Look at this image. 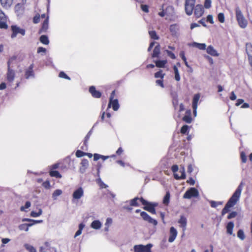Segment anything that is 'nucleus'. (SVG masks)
I'll return each mask as SVG.
<instances>
[{"label":"nucleus","instance_id":"obj_1","mask_svg":"<svg viewBox=\"0 0 252 252\" xmlns=\"http://www.w3.org/2000/svg\"><path fill=\"white\" fill-rule=\"evenodd\" d=\"M243 185L244 184L242 182L233 193L232 195L229 199L224 207L221 211L222 216H224L225 214L229 212L230 211V208L233 207L239 200L241 192L243 189Z\"/></svg>","mask_w":252,"mask_h":252},{"label":"nucleus","instance_id":"obj_2","mask_svg":"<svg viewBox=\"0 0 252 252\" xmlns=\"http://www.w3.org/2000/svg\"><path fill=\"white\" fill-rule=\"evenodd\" d=\"M140 201L142 204L144 205L143 209L152 213V214H156V211L155 208L158 205L157 202H149L144 199L142 197H140Z\"/></svg>","mask_w":252,"mask_h":252},{"label":"nucleus","instance_id":"obj_3","mask_svg":"<svg viewBox=\"0 0 252 252\" xmlns=\"http://www.w3.org/2000/svg\"><path fill=\"white\" fill-rule=\"evenodd\" d=\"M11 31L12 32L11 34V38L12 39L16 37L19 34L22 36H24L26 34V30L24 29L21 28L16 25H12L11 26Z\"/></svg>","mask_w":252,"mask_h":252},{"label":"nucleus","instance_id":"obj_4","mask_svg":"<svg viewBox=\"0 0 252 252\" xmlns=\"http://www.w3.org/2000/svg\"><path fill=\"white\" fill-rule=\"evenodd\" d=\"M140 212V216L143 220L150 224H152L154 226L158 224V221L155 219H153L146 212L144 211H141L140 209H137L135 210V213H138Z\"/></svg>","mask_w":252,"mask_h":252},{"label":"nucleus","instance_id":"obj_5","mask_svg":"<svg viewBox=\"0 0 252 252\" xmlns=\"http://www.w3.org/2000/svg\"><path fill=\"white\" fill-rule=\"evenodd\" d=\"M199 196L198 190L195 188H189L183 195L184 199H190L191 197H197Z\"/></svg>","mask_w":252,"mask_h":252},{"label":"nucleus","instance_id":"obj_6","mask_svg":"<svg viewBox=\"0 0 252 252\" xmlns=\"http://www.w3.org/2000/svg\"><path fill=\"white\" fill-rule=\"evenodd\" d=\"M195 0H185V8L187 15L192 14L195 6Z\"/></svg>","mask_w":252,"mask_h":252},{"label":"nucleus","instance_id":"obj_7","mask_svg":"<svg viewBox=\"0 0 252 252\" xmlns=\"http://www.w3.org/2000/svg\"><path fill=\"white\" fill-rule=\"evenodd\" d=\"M8 67L6 73V80L8 82L12 83L15 77V71L10 67V63H7Z\"/></svg>","mask_w":252,"mask_h":252},{"label":"nucleus","instance_id":"obj_8","mask_svg":"<svg viewBox=\"0 0 252 252\" xmlns=\"http://www.w3.org/2000/svg\"><path fill=\"white\" fill-rule=\"evenodd\" d=\"M174 14V8L172 6H168L166 8L158 13V16H173Z\"/></svg>","mask_w":252,"mask_h":252},{"label":"nucleus","instance_id":"obj_9","mask_svg":"<svg viewBox=\"0 0 252 252\" xmlns=\"http://www.w3.org/2000/svg\"><path fill=\"white\" fill-rule=\"evenodd\" d=\"M84 195V190L82 187H79L75 189L72 194V197L74 199L78 200Z\"/></svg>","mask_w":252,"mask_h":252},{"label":"nucleus","instance_id":"obj_10","mask_svg":"<svg viewBox=\"0 0 252 252\" xmlns=\"http://www.w3.org/2000/svg\"><path fill=\"white\" fill-rule=\"evenodd\" d=\"M111 106L113 110L115 111H117L119 109L120 105L117 99L112 100V97L109 98V101L108 107V108H110Z\"/></svg>","mask_w":252,"mask_h":252},{"label":"nucleus","instance_id":"obj_11","mask_svg":"<svg viewBox=\"0 0 252 252\" xmlns=\"http://www.w3.org/2000/svg\"><path fill=\"white\" fill-rule=\"evenodd\" d=\"M89 92L94 98H99L101 96V93L96 90L95 87L94 86L90 87Z\"/></svg>","mask_w":252,"mask_h":252},{"label":"nucleus","instance_id":"obj_12","mask_svg":"<svg viewBox=\"0 0 252 252\" xmlns=\"http://www.w3.org/2000/svg\"><path fill=\"white\" fill-rule=\"evenodd\" d=\"M204 12V6L201 4H197L194 8V16H202Z\"/></svg>","mask_w":252,"mask_h":252},{"label":"nucleus","instance_id":"obj_13","mask_svg":"<svg viewBox=\"0 0 252 252\" xmlns=\"http://www.w3.org/2000/svg\"><path fill=\"white\" fill-rule=\"evenodd\" d=\"M177 230L173 226L171 227L170 228V235L168 238V242L170 243L173 242L177 236Z\"/></svg>","mask_w":252,"mask_h":252},{"label":"nucleus","instance_id":"obj_14","mask_svg":"<svg viewBox=\"0 0 252 252\" xmlns=\"http://www.w3.org/2000/svg\"><path fill=\"white\" fill-rule=\"evenodd\" d=\"M33 64H32L30 65L28 69H27L25 71V76L27 79H29L30 78H34V73L33 72Z\"/></svg>","mask_w":252,"mask_h":252},{"label":"nucleus","instance_id":"obj_15","mask_svg":"<svg viewBox=\"0 0 252 252\" xmlns=\"http://www.w3.org/2000/svg\"><path fill=\"white\" fill-rule=\"evenodd\" d=\"M25 7L24 3H18L15 6V12L17 16L22 15L24 11Z\"/></svg>","mask_w":252,"mask_h":252},{"label":"nucleus","instance_id":"obj_16","mask_svg":"<svg viewBox=\"0 0 252 252\" xmlns=\"http://www.w3.org/2000/svg\"><path fill=\"white\" fill-rule=\"evenodd\" d=\"M49 17H46V19L42 24V27L38 32L39 34L47 32L49 26Z\"/></svg>","mask_w":252,"mask_h":252},{"label":"nucleus","instance_id":"obj_17","mask_svg":"<svg viewBox=\"0 0 252 252\" xmlns=\"http://www.w3.org/2000/svg\"><path fill=\"white\" fill-rule=\"evenodd\" d=\"M178 222L180 224V227L182 228L183 230L184 231H185L187 224V219L186 217L184 215H181Z\"/></svg>","mask_w":252,"mask_h":252},{"label":"nucleus","instance_id":"obj_18","mask_svg":"<svg viewBox=\"0 0 252 252\" xmlns=\"http://www.w3.org/2000/svg\"><path fill=\"white\" fill-rule=\"evenodd\" d=\"M246 52L248 56V59L251 66L252 67V45L247 44Z\"/></svg>","mask_w":252,"mask_h":252},{"label":"nucleus","instance_id":"obj_19","mask_svg":"<svg viewBox=\"0 0 252 252\" xmlns=\"http://www.w3.org/2000/svg\"><path fill=\"white\" fill-rule=\"evenodd\" d=\"M239 25L242 28H245L248 24L247 20L244 17H236Z\"/></svg>","mask_w":252,"mask_h":252},{"label":"nucleus","instance_id":"obj_20","mask_svg":"<svg viewBox=\"0 0 252 252\" xmlns=\"http://www.w3.org/2000/svg\"><path fill=\"white\" fill-rule=\"evenodd\" d=\"M180 172L181 173V175L179 176L177 174H174V177L176 180L180 179H185L186 177V173H185V169L184 166H182L180 168Z\"/></svg>","mask_w":252,"mask_h":252},{"label":"nucleus","instance_id":"obj_21","mask_svg":"<svg viewBox=\"0 0 252 252\" xmlns=\"http://www.w3.org/2000/svg\"><path fill=\"white\" fill-rule=\"evenodd\" d=\"M206 51L208 54L212 56L218 57L219 55L217 51L214 49V48L212 45H209L206 48Z\"/></svg>","mask_w":252,"mask_h":252},{"label":"nucleus","instance_id":"obj_22","mask_svg":"<svg viewBox=\"0 0 252 252\" xmlns=\"http://www.w3.org/2000/svg\"><path fill=\"white\" fill-rule=\"evenodd\" d=\"M81 167H80V171L83 173L89 165V161L87 159L83 158L81 162Z\"/></svg>","mask_w":252,"mask_h":252},{"label":"nucleus","instance_id":"obj_23","mask_svg":"<svg viewBox=\"0 0 252 252\" xmlns=\"http://www.w3.org/2000/svg\"><path fill=\"white\" fill-rule=\"evenodd\" d=\"M160 47L158 43H157V45L155 47L153 53L152 54V57L153 58H158L160 52Z\"/></svg>","mask_w":252,"mask_h":252},{"label":"nucleus","instance_id":"obj_24","mask_svg":"<svg viewBox=\"0 0 252 252\" xmlns=\"http://www.w3.org/2000/svg\"><path fill=\"white\" fill-rule=\"evenodd\" d=\"M0 2L3 8L8 9L12 5L13 0H0Z\"/></svg>","mask_w":252,"mask_h":252},{"label":"nucleus","instance_id":"obj_25","mask_svg":"<svg viewBox=\"0 0 252 252\" xmlns=\"http://www.w3.org/2000/svg\"><path fill=\"white\" fill-rule=\"evenodd\" d=\"M102 223L99 220H94L91 224V227L94 229H99L101 227Z\"/></svg>","mask_w":252,"mask_h":252},{"label":"nucleus","instance_id":"obj_26","mask_svg":"<svg viewBox=\"0 0 252 252\" xmlns=\"http://www.w3.org/2000/svg\"><path fill=\"white\" fill-rule=\"evenodd\" d=\"M169 29L172 36H176L177 35L179 29L178 28V26L176 24L171 25L170 26Z\"/></svg>","mask_w":252,"mask_h":252},{"label":"nucleus","instance_id":"obj_27","mask_svg":"<svg viewBox=\"0 0 252 252\" xmlns=\"http://www.w3.org/2000/svg\"><path fill=\"white\" fill-rule=\"evenodd\" d=\"M183 120L188 124H190L192 122V118L191 117L190 111H187L186 114L183 117Z\"/></svg>","mask_w":252,"mask_h":252},{"label":"nucleus","instance_id":"obj_28","mask_svg":"<svg viewBox=\"0 0 252 252\" xmlns=\"http://www.w3.org/2000/svg\"><path fill=\"white\" fill-rule=\"evenodd\" d=\"M156 66L158 67L163 68L164 67L165 64L167 63L166 60H157L154 61Z\"/></svg>","mask_w":252,"mask_h":252},{"label":"nucleus","instance_id":"obj_29","mask_svg":"<svg viewBox=\"0 0 252 252\" xmlns=\"http://www.w3.org/2000/svg\"><path fill=\"white\" fill-rule=\"evenodd\" d=\"M234 226V224L232 221L228 222L226 225L227 233L230 235L233 234V229Z\"/></svg>","mask_w":252,"mask_h":252},{"label":"nucleus","instance_id":"obj_30","mask_svg":"<svg viewBox=\"0 0 252 252\" xmlns=\"http://www.w3.org/2000/svg\"><path fill=\"white\" fill-rule=\"evenodd\" d=\"M170 191L168 190L166 192V194L163 197L162 201L163 204H164L165 205H168L170 202Z\"/></svg>","mask_w":252,"mask_h":252},{"label":"nucleus","instance_id":"obj_31","mask_svg":"<svg viewBox=\"0 0 252 252\" xmlns=\"http://www.w3.org/2000/svg\"><path fill=\"white\" fill-rule=\"evenodd\" d=\"M32 226V224L31 223H23L19 225L18 228L20 230H24L28 231L29 230V227Z\"/></svg>","mask_w":252,"mask_h":252},{"label":"nucleus","instance_id":"obj_32","mask_svg":"<svg viewBox=\"0 0 252 252\" xmlns=\"http://www.w3.org/2000/svg\"><path fill=\"white\" fill-rule=\"evenodd\" d=\"M49 175L51 177L60 179L62 177L61 174L57 170H49Z\"/></svg>","mask_w":252,"mask_h":252},{"label":"nucleus","instance_id":"obj_33","mask_svg":"<svg viewBox=\"0 0 252 252\" xmlns=\"http://www.w3.org/2000/svg\"><path fill=\"white\" fill-rule=\"evenodd\" d=\"M39 40L43 44L48 45L49 44V40L48 36L46 35H41L39 37Z\"/></svg>","mask_w":252,"mask_h":252},{"label":"nucleus","instance_id":"obj_34","mask_svg":"<svg viewBox=\"0 0 252 252\" xmlns=\"http://www.w3.org/2000/svg\"><path fill=\"white\" fill-rule=\"evenodd\" d=\"M200 97V94L199 93L196 94L194 95L192 99V106L197 107L198 102L199 100Z\"/></svg>","mask_w":252,"mask_h":252},{"label":"nucleus","instance_id":"obj_35","mask_svg":"<svg viewBox=\"0 0 252 252\" xmlns=\"http://www.w3.org/2000/svg\"><path fill=\"white\" fill-rule=\"evenodd\" d=\"M97 124V122H96L94 125V126H93V127H94L96 124ZM93 128H92L89 132L87 134V135H86L85 137V139H84V145L85 146H87V143H88V141L89 140V139H90V137L91 136V135H92V132H93Z\"/></svg>","mask_w":252,"mask_h":252},{"label":"nucleus","instance_id":"obj_36","mask_svg":"<svg viewBox=\"0 0 252 252\" xmlns=\"http://www.w3.org/2000/svg\"><path fill=\"white\" fill-rule=\"evenodd\" d=\"M192 46L200 50H205L206 47V45L205 43H199L195 42L192 43Z\"/></svg>","mask_w":252,"mask_h":252},{"label":"nucleus","instance_id":"obj_37","mask_svg":"<svg viewBox=\"0 0 252 252\" xmlns=\"http://www.w3.org/2000/svg\"><path fill=\"white\" fill-rule=\"evenodd\" d=\"M173 70L175 74V79L177 81H179L180 80L181 78L177 65H174L173 66Z\"/></svg>","mask_w":252,"mask_h":252},{"label":"nucleus","instance_id":"obj_38","mask_svg":"<svg viewBox=\"0 0 252 252\" xmlns=\"http://www.w3.org/2000/svg\"><path fill=\"white\" fill-rule=\"evenodd\" d=\"M85 225L83 223H81L79 224V229L75 234L74 238L77 237L81 234L82 230L84 228Z\"/></svg>","mask_w":252,"mask_h":252},{"label":"nucleus","instance_id":"obj_39","mask_svg":"<svg viewBox=\"0 0 252 252\" xmlns=\"http://www.w3.org/2000/svg\"><path fill=\"white\" fill-rule=\"evenodd\" d=\"M63 193V191L61 189H57L56 190H55L53 194H52V198L53 199L55 200L57 199V197L61 195Z\"/></svg>","mask_w":252,"mask_h":252},{"label":"nucleus","instance_id":"obj_40","mask_svg":"<svg viewBox=\"0 0 252 252\" xmlns=\"http://www.w3.org/2000/svg\"><path fill=\"white\" fill-rule=\"evenodd\" d=\"M140 198L135 197L133 199L130 200V205L134 207H138L139 204L138 203V200H140Z\"/></svg>","mask_w":252,"mask_h":252},{"label":"nucleus","instance_id":"obj_41","mask_svg":"<svg viewBox=\"0 0 252 252\" xmlns=\"http://www.w3.org/2000/svg\"><path fill=\"white\" fill-rule=\"evenodd\" d=\"M149 34L150 37L154 40H158L159 36L157 35V32L155 31H151L149 32Z\"/></svg>","mask_w":252,"mask_h":252},{"label":"nucleus","instance_id":"obj_42","mask_svg":"<svg viewBox=\"0 0 252 252\" xmlns=\"http://www.w3.org/2000/svg\"><path fill=\"white\" fill-rule=\"evenodd\" d=\"M153 247V245L152 244H148L146 245H143V252H152L151 251V248Z\"/></svg>","mask_w":252,"mask_h":252},{"label":"nucleus","instance_id":"obj_43","mask_svg":"<svg viewBox=\"0 0 252 252\" xmlns=\"http://www.w3.org/2000/svg\"><path fill=\"white\" fill-rule=\"evenodd\" d=\"M165 75V73H163L162 72V70L160 69L158 71L155 73L154 76H155V77L156 78H160L163 79Z\"/></svg>","mask_w":252,"mask_h":252},{"label":"nucleus","instance_id":"obj_44","mask_svg":"<svg viewBox=\"0 0 252 252\" xmlns=\"http://www.w3.org/2000/svg\"><path fill=\"white\" fill-rule=\"evenodd\" d=\"M42 213V210L41 209H39L38 212L35 211H32L31 212V216L32 217H38L40 216Z\"/></svg>","mask_w":252,"mask_h":252},{"label":"nucleus","instance_id":"obj_45","mask_svg":"<svg viewBox=\"0 0 252 252\" xmlns=\"http://www.w3.org/2000/svg\"><path fill=\"white\" fill-rule=\"evenodd\" d=\"M24 247L29 252H36V249L32 246L26 244Z\"/></svg>","mask_w":252,"mask_h":252},{"label":"nucleus","instance_id":"obj_46","mask_svg":"<svg viewBox=\"0 0 252 252\" xmlns=\"http://www.w3.org/2000/svg\"><path fill=\"white\" fill-rule=\"evenodd\" d=\"M143 245H137L134 246V251L135 252H143Z\"/></svg>","mask_w":252,"mask_h":252},{"label":"nucleus","instance_id":"obj_47","mask_svg":"<svg viewBox=\"0 0 252 252\" xmlns=\"http://www.w3.org/2000/svg\"><path fill=\"white\" fill-rule=\"evenodd\" d=\"M237 236L241 240H244V239L245 238V235L244 232L242 229H239L238 231Z\"/></svg>","mask_w":252,"mask_h":252},{"label":"nucleus","instance_id":"obj_48","mask_svg":"<svg viewBox=\"0 0 252 252\" xmlns=\"http://www.w3.org/2000/svg\"><path fill=\"white\" fill-rule=\"evenodd\" d=\"M189 127L188 125H184L181 128L180 131L182 134L187 133L189 130Z\"/></svg>","mask_w":252,"mask_h":252},{"label":"nucleus","instance_id":"obj_49","mask_svg":"<svg viewBox=\"0 0 252 252\" xmlns=\"http://www.w3.org/2000/svg\"><path fill=\"white\" fill-rule=\"evenodd\" d=\"M59 76L62 78H64L68 80H70V78L63 71H61L59 73Z\"/></svg>","mask_w":252,"mask_h":252},{"label":"nucleus","instance_id":"obj_50","mask_svg":"<svg viewBox=\"0 0 252 252\" xmlns=\"http://www.w3.org/2000/svg\"><path fill=\"white\" fill-rule=\"evenodd\" d=\"M31 205V202L29 201H27L25 203L24 206H21L20 208V210L21 211H26L25 209L29 208Z\"/></svg>","mask_w":252,"mask_h":252},{"label":"nucleus","instance_id":"obj_51","mask_svg":"<svg viewBox=\"0 0 252 252\" xmlns=\"http://www.w3.org/2000/svg\"><path fill=\"white\" fill-rule=\"evenodd\" d=\"M172 103L174 107H175V108H176L178 105V96L176 94L173 96Z\"/></svg>","mask_w":252,"mask_h":252},{"label":"nucleus","instance_id":"obj_52","mask_svg":"<svg viewBox=\"0 0 252 252\" xmlns=\"http://www.w3.org/2000/svg\"><path fill=\"white\" fill-rule=\"evenodd\" d=\"M86 153H85L81 150H77V151L76 152V153H75V155H76V157H77V158L82 157L86 155Z\"/></svg>","mask_w":252,"mask_h":252},{"label":"nucleus","instance_id":"obj_53","mask_svg":"<svg viewBox=\"0 0 252 252\" xmlns=\"http://www.w3.org/2000/svg\"><path fill=\"white\" fill-rule=\"evenodd\" d=\"M212 0H205L204 4V8L207 9L209 8L211 6Z\"/></svg>","mask_w":252,"mask_h":252},{"label":"nucleus","instance_id":"obj_54","mask_svg":"<svg viewBox=\"0 0 252 252\" xmlns=\"http://www.w3.org/2000/svg\"><path fill=\"white\" fill-rule=\"evenodd\" d=\"M241 158L243 163H246L247 160V156L244 152L241 153Z\"/></svg>","mask_w":252,"mask_h":252},{"label":"nucleus","instance_id":"obj_55","mask_svg":"<svg viewBox=\"0 0 252 252\" xmlns=\"http://www.w3.org/2000/svg\"><path fill=\"white\" fill-rule=\"evenodd\" d=\"M237 215V213L236 211H232L227 216L228 219H231L234 218Z\"/></svg>","mask_w":252,"mask_h":252},{"label":"nucleus","instance_id":"obj_56","mask_svg":"<svg viewBox=\"0 0 252 252\" xmlns=\"http://www.w3.org/2000/svg\"><path fill=\"white\" fill-rule=\"evenodd\" d=\"M59 166L60 163H56L49 166V169L50 170H55V169L58 168Z\"/></svg>","mask_w":252,"mask_h":252},{"label":"nucleus","instance_id":"obj_57","mask_svg":"<svg viewBox=\"0 0 252 252\" xmlns=\"http://www.w3.org/2000/svg\"><path fill=\"white\" fill-rule=\"evenodd\" d=\"M166 52L167 55L169 57H170L172 59H176V56L172 52L167 50H166Z\"/></svg>","mask_w":252,"mask_h":252},{"label":"nucleus","instance_id":"obj_58","mask_svg":"<svg viewBox=\"0 0 252 252\" xmlns=\"http://www.w3.org/2000/svg\"><path fill=\"white\" fill-rule=\"evenodd\" d=\"M42 186L46 189H48L50 187V183L49 181H46L42 183Z\"/></svg>","mask_w":252,"mask_h":252},{"label":"nucleus","instance_id":"obj_59","mask_svg":"<svg viewBox=\"0 0 252 252\" xmlns=\"http://www.w3.org/2000/svg\"><path fill=\"white\" fill-rule=\"evenodd\" d=\"M156 83L157 85L160 86L161 87L163 88L164 87L163 80L162 79L157 80L156 81Z\"/></svg>","mask_w":252,"mask_h":252},{"label":"nucleus","instance_id":"obj_60","mask_svg":"<svg viewBox=\"0 0 252 252\" xmlns=\"http://www.w3.org/2000/svg\"><path fill=\"white\" fill-rule=\"evenodd\" d=\"M171 169L172 171L174 173V174H176V172L178 171L179 169V167L177 164H174L172 166Z\"/></svg>","mask_w":252,"mask_h":252},{"label":"nucleus","instance_id":"obj_61","mask_svg":"<svg viewBox=\"0 0 252 252\" xmlns=\"http://www.w3.org/2000/svg\"><path fill=\"white\" fill-rule=\"evenodd\" d=\"M8 28V26L6 22L0 21V28L7 29Z\"/></svg>","mask_w":252,"mask_h":252},{"label":"nucleus","instance_id":"obj_62","mask_svg":"<svg viewBox=\"0 0 252 252\" xmlns=\"http://www.w3.org/2000/svg\"><path fill=\"white\" fill-rule=\"evenodd\" d=\"M187 183L191 186H193L195 184V180L192 177H190L187 180Z\"/></svg>","mask_w":252,"mask_h":252},{"label":"nucleus","instance_id":"obj_63","mask_svg":"<svg viewBox=\"0 0 252 252\" xmlns=\"http://www.w3.org/2000/svg\"><path fill=\"white\" fill-rule=\"evenodd\" d=\"M112 223V219L110 218H108L106 219L105 225L109 226L110 225H111Z\"/></svg>","mask_w":252,"mask_h":252},{"label":"nucleus","instance_id":"obj_64","mask_svg":"<svg viewBox=\"0 0 252 252\" xmlns=\"http://www.w3.org/2000/svg\"><path fill=\"white\" fill-rule=\"evenodd\" d=\"M37 52L38 53H45L46 52V48H45L44 47H39L38 48Z\"/></svg>","mask_w":252,"mask_h":252}]
</instances>
